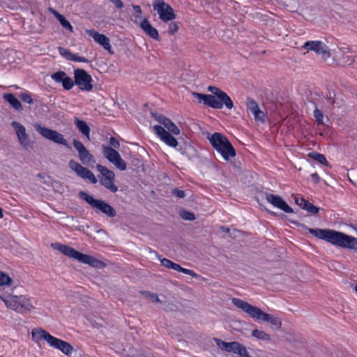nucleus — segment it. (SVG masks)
<instances>
[{
  "instance_id": "obj_54",
  "label": "nucleus",
  "mask_w": 357,
  "mask_h": 357,
  "mask_svg": "<svg viewBox=\"0 0 357 357\" xmlns=\"http://www.w3.org/2000/svg\"><path fill=\"white\" fill-rule=\"evenodd\" d=\"M235 344L236 346L234 347L232 353L239 355L240 353L241 352L243 344H240L238 342H236Z\"/></svg>"
},
{
  "instance_id": "obj_44",
  "label": "nucleus",
  "mask_w": 357,
  "mask_h": 357,
  "mask_svg": "<svg viewBox=\"0 0 357 357\" xmlns=\"http://www.w3.org/2000/svg\"><path fill=\"white\" fill-rule=\"evenodd\" d=\"M20 98L24 102H26V103H29V104H32L33 102V100L31 96L28 93H21L20 95Z\"/></svg>"
},
{
  "instance_id": "obj_37",
  "label": "nucleus",
  "mask_w": 357,
  "mask_h": 357,
  "mask_svg": "<svg viewBox=\"0 0 357 357\" xmlns=\"http://www.w3.org/2000/svg\"><path fill=\"white\" fill-rule=\"evenodd\" d=\"M251 113L254 115L255 120L260 121L261 122L265 121V114L259 109V107L251 112Z\"/></svg>"
},
{
  "instance_id": "obj_55",
  "label": "nucleus",
  "mask_w": 357,
  "mask_h": 357,
  "mask_svg": "<svg viewBox=\"0 0 357 357\" xmlns=\"http://www.w3.org/2000/svg\"><path fill=\"white\" fill-rule=\"evenodd\" d=\"M111 3H112L116 8L121 9L123 8V3L121 0H109Z\"/></svg>"
},
{
  "instance_id": "obj_3",
  "label": "nucleus",
  "mask_w": 357,
  "mask_h": 357,
  "mask_svg": "<svg viewBox=\"0 0 357 357\" xmlns=\"http://www.w3.org/2000/svg\"><path fill=\"white\" fill-rule=\"evenodd\" d=\"M232 303L244 312L247 313L250 317L255 320H261L267 321L271 324L280 328L282 326L281 319L270 314H267L261 310L260 308L255 307L246 301L238 298H233Z\"/></svg>"
},
{
  "instance_id": "obj_35",
  "label": "nucleus",
  "mask_w": 357,
  "mask_h": 357,
  "mask_svg": "<svg viewBox=\"0 0 357 357\" xmlns=\"http://www.w3.org/2000/svg\"><path fill=\"white\" fill-rule=\"evenodd\" d=\"M180 216L181 217V218L183 220H195V215L190 212V211H188L187 210H185V209H182L181 210L180 213Z\"/></svg>"
},
{
  "instance_id": "obj_49",
  "label": "nucleus",
  "mask_w": 357,
  "mask_h": 357,
  "mask_svg": "<svg viewBox=\"0 0 357 357\" xmlns=\"http://www.w3.org/2000/svg\"><path fill=\"white\" fill-rule=\"evenodd\" d=\"M178 29V26L177 23L172 22L169 24L168 32L170 35H174L176 32H177Z\"/></svg>"
},
{
  "instance_id": "obj_27",
  "label": "nucleus",
  "mask_w": 357,
  "mask_h": 357,
  "mask_svg": "<svg viewBox=\"0 0 357 357\" xmlns=\"http://www.w3.org/2000/svg\"><path fill=\"white\" fill-rule=\"evenodd\" d=\"M163 126L169 130V132H170L176 135H178L180 134L179 128L171 119L168 118L165 119Z\"/></svg>"
},
{
  "instance_id": "obj_19",
  "label": "nucleus",
  "mask_w": 357,
  "mask_h": 357,
  "mask_svg": "<svg viewBox=\"0 0 357 357\" xmlns=\"http://www.w3.org/2000/svg\"><path fill=\"white\" fill-rule=\"evenodd\" d=\"M86 32L89 36L92 37L96 43L102 46L105 50L109 51V53H112L110 40L105 35L99 33L93 29H87Z\"/></svg>"
},
{
  "instance_id": "obj_34",
  "label": "nucleus",
  "mask_w": 357,
  "mask_h": 357,
  "mask_svg": "<svg viewBox=\"0 0 357 357\" xmlns=\"http://www.w3.org/2000/svg\"><path fill=\"white\" fill-rule=\"evenodd\" d=\"M13 280L10 276L0 271V287L11 285Z\"/></svg>"
},
{
  "instance_id": "obj_10",
  "label": "nucleus",
  "mask_w": 357,
  "mask_h": 357,
  "mask_svg": "<svg viewBox=\"0 0 357 357\" xmlns=\"http://www.w3.org/2000/svg\"><path fill=\"white\" fill-rule=\"evenodd\" d=\"M102 150L103 155L117 169L121 171L126 170L127 163L121 158L116 150L105 145L102 146Z\"/></svg>"
},
{
  "instance_id": "obj_51",
  "label": "nucleus",
  "mask_w": 357,
  "mask_h": 357,
  "mask_svg": "<svg viewBox=\"0 0 357 357\" xmlns=\"http://www.w3.org/2000/svg\"><path fill=\"white\" fill-rule=\"evenodd\" d=\"M109 144H110V147L113 148V149H119L120 147V143L119 142V140L114 137H111L110 139H109Z\"/></svg>"
},
{
  "instance_id": "obj_58",
  "label": "nucleus",
  "mask_w": 357,
  "mask_h": 357,
  "mask_svg": "<svg viewBox=\"0 0 357 357\" xmlns=\"http://www.w3.org/2000/svg\"><path fill=\"white\" fill-rule=\"evenodd\" d=\"M328 102L329 104L333 105L335 104V98L331 96V97L328 98Z\"/></svg>"
},
{
  "instance_id": "obj_16",
  "label": "nucleus",
  "mask_w": 357,
  "mask_h": 357,
  "mask_svg": "<svg viewBox=\"0 0 357 357\" xmlns=\"http://www.w3.org/2000/svg\"><path fill=\"white\" fill-rule=\"evenodd\" d=\"M11 126L15 130L20 144L24 148L29 149L31 146V141L26 132L25 127L17 121H13Z\"/></svg>"
},
{
  "instance_id": "obj_46",
  "label": "nucleus",
  "mask_w": 357,
  "mask_h": 357,
  "mask_svg": "<svg viewBox=\"0 0 357 357\" xmlns=\"http://www.w3.org/2000/svg\"><path fill=\"white\" fill-rule=\"evenodd\" d=\"M172 194L174 196H176L178 198H184L185 197V192L183 190H180L178 188H173L172 190Z\"/></svg>"
},
{
  "instance_id": "obj_63",
  "label": "nucleus",
  "mask_w": 357,
  "mask_h": 357,
  "mask_svg": "<svg viewBox=\"0 0 357 357\" xmlns=\"http://www.w3.org/2000/svg\"><path fill=\"white\" fill-rule=\"evenodd\" d=\"M269 213H270V214H271L272 215H275V216L278 215V213H275V212L270 211Z\"/></svg>"
},
{
  "instance_id": "obj_18",
  "label": "nucleus",
  "mask_w": 357,
  "mask_h": 357,
  "mask_svg": "<svg viewBox=\"0 0 357 357\" xmlns=\"http://www.w3.org/2000/svg\"><path fill=\"white\" fill-rule=\"evenodd\" d=\"M155 133L160 137L166 144L171 147H176L178 145L176 139L162 126L155 125L153 126Z\"/></svg>"
},
{
  "instance_id": "obj_8",
  "label": "nucleus",
  "mask_w": 357,
  "mask_h": 357,
  "mask_svg": "<svg viewBox=\"0 0 357 357\" xmlns=\"http://www.w3.org/2000/svg\"><path fill=\"white\" fill-rule=\"evenodd\" d=\"M96 169L102 174V177L100 178V183L105 188L109 190L112 192H116L118 187L114 184L115 174L106 167L98 164Z\"/></svg>"
},
{
  "instance_id": "obj_6",
  "label": "nucleus",
  "mask_w": 357,
  "mask_h": 357,
  "mask_svg": "<svg viewBox=\"0 0 357 357\" xmlns=\"http://www.w3.org/2000/svg\"><path fill=\"white\" fill-rule=\"evenodd\" d=\"M79 197L84 200L92 208L105 214L108 218H114L116 215V210L105 201L96 199L85 191H79Z\"/></svg>"
},
{
  "instance_id": "obj_52",
  "label": "nucleus",
  "mask_w": 357,
  "mask_h": 357,
  "mask_svg": "<svg viewBox=\"0 0 357 357\" xmlns=\"http://www.w3.org/2000/svg\"><path fill=\"white\" fill-rule=\"evenodd\" d=\"M343 63L346 65L350 66L354 62V59L352 56L344 55L342 56Z\"/></svg>"
},
{
  "instance_id": "obj_48",
  "label": "nucleus",
  "mask_w": 357,
  "mask_h": 357,
  "mask_svg": "<svg viewBox=\"0 0 357 357\" xmlns=\"http://www.w3.org/2000/svg\"><path fill=\"white\" fill-rule=\"evenodd\" d=\"M132 8L134 10V15L135 18L137 19H142V11L141 9V7L138 5H132Z\"/></svg>"
},
{
  "instance_id": "obj_21",
  "label": "nucleus",
  "mask_w": 357,
  "mask_h": 357,
  "mask_svg": "<svg viewBox=\"0 0 357 357\" xmlns=\"http://www.w3.org/2000/svg\"><path fill=\"white\" fill-rule=\"evenodd\" d=\"M80 262L84 264H88L93 268L98 269L103 268L105 266V264L103 261L96 259L93 256L85 254H83Z\"/></svg>"
},
{
  "instance_id": "obj_32",
  "label": "nucleus",
  "mask_w": 357,
  "mask_h": 357,
  "mask_svg": "<svg viewBox=\"0 0 357 357\" xmlns=\"http://www.w3.org/2000/svg\"><path fill=\"white\" fill-rule=\"evenodd\" d=\"M67 74L62 70H59L51 75V78L57 83H61L63 84Z\"/></svg>"
},
{
  "instance_id": "obj_25",
  "label": "nucleus",
  "mask_w": 357,
  "mask_h": 357,
  "mask_svg": "<svg viewBox=\"0 0 357 357\" xmlns=\"http://www.w3.org/2000/svg\"><path fill=\"white\" fill-rule=\"evenodd\" d=\"M17 300L18 312H20V309L30 311L33 308L29 298H27L24 296H17Z\"/></svg>"
},
{
  "instance_id": "obj_45",
  "label": "nucleus",
  "mask_w": 357,
  "mask_h": 357,
  "mask_svg": "<svg viewBox=\"0 0 357 357\" xmlns=\"http://www.w3.org/2000/svg\"><path fill=\"white\" fill-rule=\"evenodd\" d=\"M128 356V357H153V355L151 353H144L139 351H137L133 354H130Z\"/></svg>"
},
{
  "instance_id": "obj_36",
  "label": "nucleus",
  "mask_w": 357,
  "mask_h": 357,
  "mask_svg": "<svg viewBox=\"0 0 357 357\" xmlns=\"http://www.w3.org/2000/svg\"><path fill=\"white\" fill-rule=\"evenodd\" d=\"M303 210H305L311 214H317L319 213L320 208L317 206H314L312 203L307 201V204H305Z\"/></svg>"
},
{
  "instance_id": "obj_40",
  "label": "nucleus",
  "mask_w": 357,
  "mask_h": 357,
  "mask_svg": "<svg viewBox=\"0 0 357 357\" xmlns=\"http://www.w3.org/2000/svg\"><path fill=\"white\" fill-rule=\"evenodd\" d=\"M313 114L314 117L315 118L317 122L319 124H324V114L321 110L316 107L315 109L314 110Z\"/></svg>"
},
{
  "instance_id": "obj_33",
  "label": "nucleus",
  "mask_w": 357,
  "mask_h": 357,
  "mask_svg": "<svg viewBox=\"0 0 357 357\" xmlns=\"http://www.w3.org/2000/svg\"><path fill=\"white\" fill-rule=\"evenodd\" d=\"M140 293L147 299L153 303H161L159 297L156 294L150 292L149 291H142Z\"/></svg>"
},
{
  "instance_id": "obj_20",
  "label": "nucleus",
  "mask_w": 357,
  "mask_h": 357,
  "mask_svg": "<svg viewBox=\"0 0 357 357\" xmlns=\"http://www.w3.org/2000/svg\"><path fill=\"white\" fill-rule=\"evenodd\" d=\"M139 26L150 38L159 40V33L158 30L151 24L147 18H144L142 20Z\"/></svg>"
},
{
  "instance_id": "obj_2",
  "label": "nucleus",
  "mask_w": 357,
  "mask_h": 357,
  "mask_svg": "<svg viewBox=\"0 0 357 357\" xmlns=\"http://www.w3.org/2000/svg\"><path fill=\"white\" fill-rule=\"evenodd\" d=\"M208 91L212 94H203L197 92H192V96L202 102L204 105L213 109H220L225 105L227 109H231L234 107V103L231 98L220 89L209 86Z\"/></svg>"
},
{
  "instance_id": "obj_53",
  "label": "nucleus",
  "mask_w": 357,
  "mask_h": 357,
  "mask_svg": "<svg viewBox=\"0 0 357 357\" xmlns=\"http://www.w3.org/2000/svg\"><path fill=\"white\" fill-rule=\"evenodd\" d=\"M307 201L304 199L303 197H295V203L299 206L302 209L303 208V206L305 204H307Z\"/></svg>"
},
{
  "instance_id": "obj_12",
  "label": "nucleus",
  "mask_w": 357,
  "mask_h": 357,
  "mask_svg": "<svg viewBox=\"0 0 357 357\" xmlns=\"http://www.w3.org/2000/svg\"><path fill=\"white\" fill-rule=\"evenodd\" d=\"M68 167L82 178L87 179L93 184H96L98 182V180L93 173L86 167H83L78 162L72 159L68 162Z\"/></svg>"
},
{
  "instance_id": "obj_38",
  "label": "nucleus",
  "mask_w": 357,
  "mask_h": 357,
  "mask_svg": "<svg viewBox=\"0 0 357 357\" xmlns=\"http://www.w3.org/2000/svg\"><path fill=\"white\" fill-rule=\"evenodd\" d=\"M251 113L254 115L255 120L260 121L261 122L265 121V114L259 109V107L251 112Z\"/></svg>"
},
{
  "instance_id": "obj_41",
  "label": "nucleus",
  "mask_w": 357,
  "mask_h": 357,
  "mask_svg": "<svg viewBox=\"0 0 357 357\" xmlns=\"http://www.w3.org/2000/svg\"><path fill=\"white\" fill-rule=\"evenodd\" d=\"M247 108L251 112L259 107L257 102L252 98H247Z\"/></svg>"
},
{
  "instance_id": "obj_14",
  "label": "nucleus",
  "mask_w": 357,
  "mask_h": 357,
  "mask_svg": "<svg viewBox=\"0 0 357 357\" xmlns=\"http://www.w3.org/2000/svg\"><path fill=\"white\" fill-rule=\"evenodd\" d=\"M73 144L74 148L77 151L79 159L83 165H90L96 162L94 156L89 152L82 142L74 139Z\"/></svg>"
},
{
  "instance_id": "obj_4",
  "label": "nucleus",
  "mask_w": 357,
  "mask_h": 357,
  "mask_svg": "<svg viewBox=\"0 0 357 357\" xmlns=\"http://www.w3.org/2000/svg\"><path fill=\"white\" fill-rule=\"evenodd\" d=\"M31 335L34 341L38 342L40 340H44L51 347L59 349L69 357L72 356L73 352L77 353V351L68 342L54 337L42 328L33 329Z\"/></svg>"
},
{
  "instance_id": "obj_57",
  "label": "nucleus",
  "mask_w": 357,
  "mask_h": 357,
  "mask_svg": "<svg viewBox=\"0 0 357 357\" xmlns=\"http://www.w3.org/2000/svg\"><path fill=\"white\" fill-rule=\"evenodd\" d=\"M311 177L316 183H319L320 177L317 172L312 174Z\"/></svg>"
},
{
  "instance_id": "obj_22",
  "label": "nucleus",
  "mask_w": 357,
  "mask_h": 357,
  "mask_svg": "<svg viewBox=\"0 0 357 357\" xmlns=\"http://www.w3.org/2000/svg\"><path fill=\"white\" fill-rule=\"evenodd\" d=\"M74 123L79 130L89 140L90 139V128L86 121L79 118H75Z\"/></svg>"
},
{
  "instance_id": "obj_17",
  "label": "nucleus",
  "mask_w": 357,
  "mask_h": 357,
  "mask_svg": "<svg viewBox=\"0 0 357 357\" xmlns=\"http://www.w3.org/2000/svg\"><path fill=\"white\" fill-rule=\"evenodd\" d=\"M52 247L56 250L60 252L61 253L63 254L64 255L75 259L80 262V260L82 259V257L83 255L82 253L79 252V251L76 250L73 248H71L68 245L61 244L59 243H53L52 244Z\"/></svg>"
},
{
  "instance_id": "obj_24",
  "label": "nucleus",
  "mask_w": 357,
  "mask_h": 357,
  "mask_svg": "<svg viewBox=\"0 0 357 357\" xmlns=\"http://www.w3.org/2000/svg\"><path fill=\"white\" fill-rule=\"evenodd\" d=\"M3 99L8 102L10 106L15 110H22V105L20 101L13 93H5L3 96Z\"/></svg>"
},
{
  "instance_id": "obj_39",
  "label": "nucleus",
  "mask_w": 357,
  "mask_h": 357,
  "mask_svg": "<svg viewBox=\"0 0 357 357\" xmlns=\"http://www.w3.org/2000/svg\"><path fill=\"white\" fill-rule=\"evenodd\" d=\"M58 51L62 56L66 58L67 60L70 61V58L72 57L73 53L70 50L64 48L63 47H59Z\"/></svg>"
},
{
  "instance_id": "obj_28",
  "label": "nucleus",
  "mask_w": 357,
  "mask_h": 357,
  "mask_svg": "<svg viewBox=\"0 0 357 357\" xmlns=\"http://www.w3.org/2000/svg\"><path fill=\"white\" fill-rule=\"evenodd\" d=\"M252 336L262 341H269L271 336L264 331L255 329L252 331Z\"/></svg>"
},
{
  "instance_id": "obj_23",
  "label": "nucleus",
  "mask_w": 357,
  "mask_h": 357,
  "mask_svg": "<svg viewBox=\"0 0 357 357\" xmlns=\"http://www.w3.org/2000/svg\"><path fill=\"white\" fill-rule=\"evenodd\" d=\"M0 298L5 303L8 308L18 312L17 296H9L6 297L3 294H0Z\"/></svg>"
},
{
  "instance_id": "obj_13",
  "label": "nucleus",
  "mask_w": 357,
  "mask_h": 357,
  "mask_svg": "<svg viewBox=\"0 0 357 357\" xmlns=\"http://www.w3.org/2000/svg\"><path fill=\"white\" fill-rule=\"evenodd\" d=\"M303 48L307 50L314 52L317 54L321 55L322 58L326 60L331 56L328 47L320 40H309L304 43Z\"/></svg>"
},
{
  "instance_id": "obj_29",
  "label": "nucleus",
  "mask_w": 357,
  "mask_h": 357,
  "mask_svg": "<svg viewBox=\"0 0 357 357\" xmlns=\"http://www.w3.org/2000/svg\"><path fill=\"white\" fill-rule=\"evenodd\" d=\"M56 18L59 20L60 24L62 25L63 28L70 31V32L73 31V27L70 24V22L67 20V19L61 14L56 13Z\"/></svg>"
},
{
  "instance_id": "obj_62",
  "label": "nucleus",
  "mask_w": 357,
  "mask_h": 357,
  "mask_svg": "<svg viewBox=\"0 0 357 357\" xmlns=\"http://www.w3.org/2000/svg\"><path fill=\"white\" fill-rule=\"evenodd\" d=\"M38 177L41 178H44V175H43V174H41V173H39V174H38Z\"/></svg>"
},
{
  "instance_id": "obj_30",
  "label": "nucleus",
  "mask_w": 357,
  "mask_h": 357,
  "mask_svg": "<svg viewBox=\"0 0 357 357\" xmlns=\"http://www.w3.org/2000/svg\"><path fill=\"white\" fill-rule=\"evenodd\" d=\"M309 157L315 160L321 164L328 166L329 163L328 162L324 155L317 153V152H311L308 154Z\"/></svg>"
},
{
  "instance_id": "obj_56",
  "label": "nucleus",
  "mask_w": 357,
  "mask_h": 357,
  "mask_svg": "<svg viewBox=\"0 0 357 357\" xmlns=\"http://www.w3.org/2000/svg\"><path fill=\"white\" fill-rule=\"evenodd\" d=\"M239 356L241 357H252L247 351V349L243 345L241 352Z\"/></svg>"
},
{
  "instance_id": "obj_5",
  "label": "nucleus",
  "mask_w": 357,
  "mask_h": 357,
  "mask_svg": "<svg viewBox=\"0 0 357 357\" xmlns=\"http://www.w3.org/2000/svg\"><path fill=\"white\" fill-rule=\"evenodd\" d=\"M206 139L209 141L213 148L218 152L225 161H229L236 156V150L229 139L220 132L210 133L206 135Z\"/></svg>"
},
{
  "instance_id": "obj_50",
  "label": "nucleus",
  "mask_w": 357,
  "mask_h": 357,
  "mask_svg": "<svg viewBox=\"0 0 357 357\" xmlns=\"http://www.w3.org/2000/svg\"><path fill=\"white\" fill-rule=\"evenodd\" d=\"M151 116L160 123L162 124L165 123V120L167 118L163 115L158 114L154 112H151Z\"/></svg>"
},
{
  "instance_id": "obj_42",
  "label": "nucleus",
  "mask_w": 357,
  "mask_h": 357,
  "mask_svg": "<svg viewBox=\"0 0 357 357\" xmlns=\"http://www.w3.org/2000/svg\"><path fill=\"white\" fill-rule=\"evenodd\" d=\"M74 85H75V81H73L71 77H70L67 75L63 84H62V86L63 87V89H65L66 90H70L73 87Z\"/></svg>"
},
{
  "instance_id": "obj_15",
  "label": "nucleus",
  "mask_w": 357,
  "mask_h": 357,
  "mask_svg": "<svg viewBox=\"0 0 357 357\" xmlns=\"http://www.w3.org/2000/svg\"><path fill=\"white\" fill-rule=\"evenodd\" d=\"M265 198L273 206L280 208L287 213H294L293 208L279 195L268 192L264 193Z\"/></svg>"
},
{
  "instance_id": "obj_26",
  "label": "nucleus",
  "mask_w": 357,
  "mask_h": 357,
  "mask_svg": "<svg viewBox=\"0 0 357 357\" xmlns=\"http://www.w3.org/2000/svg\"><path fill=\"white\" fill-rule=\"evenodd\" d=\"M214 341L216 343L218 348L227 352H232L234 347L236 346V342H227L218 338H214Z\"/></svg>"
},
{
  "instance_id": "obj_43",
  "label": "nucleus",
  "mask_w": 357,
  "mask_h": 357,
  "mask_svg": "<svg viewBox=\"0 0 357 357\" xmlns=\"http://www.w3.org/2000/svg\"><path fill=\"white\" fill-rule=\"evenodd\" d=\"M159 259L160 260L162 266H165L167 268H173L174 265L175 264L174 261L166 258H161L160 257H159Z\"/></svg>"
},
{
  "instance_id": "obj_9",
  "label": "nucleus",
  "mask_w": 357,
  "mask_h": 357,
  "mask_svg": "<svg viewBox=\"0 0 357 357\" xmlns=\"http://www.w3.org/2000/svg\"><path fill=\"white\" fill-rule=\"evenodd\" d=\"M35 128L43 137L58 144L63 145L68 149L71 148L68 144L66 139L64 138L63 135L58 132L56 130H52L46 127H43L38 124L35 126Z\"/></svg>"
},
{
  "instance_id": "obj_7",
  "label": "nucleus",
  "mask_w": 357,
  "mask_h": 357,
  "mask_svg": "<svg viewBox=\"0 0 357 357\" xmlns=\"http://www.w3.org/2000/svg\"><path fill=\"white\" fill-rule=\"evenodd\" d=\"M75 84L81 91H91L93 90V79L85 70L77 68L74 70Z\"/></svg>"
},
{
  "instance_id": "obj_31",
  "label": "nucleus",
  "mask_w": 357,
  "mask_h": 357,
  "mask_svg": "<svg viewBox=\"0 0 357 357\" xmlns=\"http://www.w3.org/2000/svg\"><path fill=\"white\" fill-rule=\"evenodd\" d=\"M172 269L175 270V271H177L178 272H181V273H185L186 275H190L191 277H192L194 278H196L198 277V275L195 271H193L192 270L183 268L179 264H178L176 263L174 264V267H173Z\"/></svg>"
},
{
  "instance_id": "obj_61",
  "label": "nucleus",
  "mask_w": 357,
  "mask_h": 357,
  "mask_svg": "<svg viewBox=\"0 0 357 357\" xmlns=\"http://www.w3.org/2000/svg\"><path fill=\"white\" fill-rule=\"evenodd\" d=\"M3 217V209L0 208V218H2Z\"/></svg>"
},
{
  "instance_id": "obj_47",
  "label": "nucleus",
  "mask_w": 357,
  "mask_h": 357,
  "mask_svg": "<svg viewBox=\"0 0 357 357\" xmlns=\"http://www.w3.org/2000/svg\"><path fill=\"white\" fill-rule=\"evenodd\" d=\"M70 61L75 62H83V63H89V60L85 57L80 56L78 54H73L72 57L70 58Z\"/></svg>"
},
{
  "instance_id": "obj_60",
  "label": "nucleus",
  "mask_w": 357,
  "mask_h": 357,
  "mask_svg": "<svg viewBox=\"0 0 357 357\" xmlns=\"http://www.w3.org/2000/svg\"><path fill=\"white\" fill-rule=\"evenodd\" d=\"M50 12H51L52 13H53V14H54V15L55 17H56V13H59L56 10H55L54 9H53V8H50Z\"/></svg>"
},
{
  "instance_id": "obj_11",
  "label": "nucleus",
  "mask_w": 357,
  "mask_h": 357,
  "mask_svg": "<svg viewBox=\"0 0 357 357\" xmlns=\"http://www.w3.org/2000/svg\"><path fill=\"white\" fill-rule=\"evenodd\" d=\"M153 7L163 22L171 21L176 18L173 8L162 0H155L153 2Z\"/></svg>"
},
{
  "instance_id": "obj_59",
  "label": "nucleus",
  "mask_w": 357,
  "mask_h": 357,
  "mask_svg": "<svg viewBox=\"0 0 357 357\" xmlns=\"http://www.w3.org/2000/svg\"><path fill=\"white\" fill-rule=\"evenodd\" d=\"M220 229L225 233H229L230 231V229L228 227L224 226L220 227Z\"/></svg>"
},
{
  "instance_id": "obj_64",
  "label": "nucleus",
  "mask_w": 357,
  "mask_h": 357,
  "mask_svg": "<svg viewBox=\"0 0 357 357\" xmlns=\"http://www.w3.org/2000/svg\"><path fill=\"white\" fill-rule=\"evenodd\" d=\"M290 222L296 225H298V223L296 221L294 220H290Z\"/></svg>"
},
{
  "instance_id": "obj_1",
  "label": "nucleus",
  "mask_w": 357,
  "mask_h": 357,
  "mask_svg": "<svg viewBox=\"0 0 357 357\" xmlns=\"http://www.w3.org/2000/svg\"><path fill=\"white\" fill-rule=\"evenodd\" d=\"M310 234L336 247L357 250V238L342 231L331 229L308 228L303 225Z\"/></svg>"
}]
</instances>
